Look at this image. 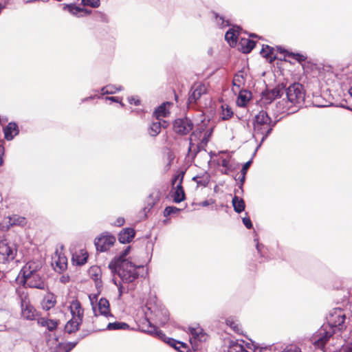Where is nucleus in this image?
Returning <instances> with one entry per match:
<instances>
[{
  "instance_id": "obj_1",
  "label": "nucleus",
  "mask_w": 352,
  "mask_h": 352,
  "mask_svg": "<svg viewBox=\"0 0 352 352\" xmlns=\"http://www.w3.org/2000/svg\"><path fill=\"white\" fill-rule=\"evenodd\" d=\"M346 318L344 310L340 308L333 309L327 317L328 323L324 324L311 338V342L315 347L323 350L327 342L334 334V328L338 330L345 329Z\"/></svg>"
},
{
  "instance_id": "obj_2",
  "label": "nucleus",
  "mask_w": 352,
  "mask_h": 352,
  "mask_svg": "<svg viewBox=\"0 0 352 352\" xmlns=\"http://www.w3.org/2000/svg\"><path fill=\"white\" fill-rule=\"evenodd\" d=\"M109 267L112 272H116L122 283H131L140 276V270H144L143 265L133 264L129 260H122L120 262H111Z\"/></svg>"
},
{
  "instance_id": "obj_3",
  "label": "nucleus",
  "mask_w": 352,
  "mask_h": 352,
  "mask_svg": "<svg viewBox=\"0 0 352 352\" xmlns=\"http://www.w3.org/2000/svg\"><path fill=\"white\" fill-rule=\"evenodd\" d=\"M276 124V120H272L265 111H261L256 114L253 121L252 136L256 141L260 140L256 150L261 146L265 140L272 133Z\"/></svg>"
},
{
  "instance_id": "obj_4",
  "label": "nucleus",
  "mask_w": 352,
  "mask_h": 352,
  "mask_svg": "<svg viewBox=\"0 0 352 352\" xmlns=\"http://www.w3.org/2000/svg\"><path fill=\"white\" fill-rule=\"evenodd\" d=\"M287 101V110L289 113L296 112L303 104L305 100V91L302 85L294 83L285 89Z\"/></svg>"
},
{
  "instance_id": "obj_5",
  "label": "nucleus",
  "mask_w": 352,
  "mask_h": 352,
  "mask_svg": "<svg viewBox=\"0 0 352 352\" xmlns=\"http://www.w3.org/2000/svg\"><path fill=\"white\" fill-rule=\"evenodd\" d=\"M18 247L15 243L7 239L0 240V263H10L17 255Z\"/></svg>"
},
{
  "instance_id": "obj_6",
  "label": "nucleus",
  "mask_w": 352,
  "mask_h": 352,
  "mask_svg": "<svg viewBox=\"0 0 352 352\" xmlns=\"http://www.w3.org/2000/svg\"><path fill=\"white\" fill-rule=\"evenodd\" d=\"M194 127L192 120L187 118H177L173 122V131L179 135H186L188 134Z\"/></svg>"
},
{
  "instance_id": "obj_7",
  "label": "nucleus",
  "mask_w": 352,
  "mask_h": 352,
  "mask_svg": "<svg viewBox=\"0 0 352 352\" xmlns=\"http://www.w3.org/2000/svg\"><path fill=\"white\" fill-rule=\"evenodd\" d=\"M26 223L27 220L24 217L18 214H12L4 218L2 223V228L8 230L10 227L16 226L23 227Z\"/></svg>"
},
{
  "instance_id": "obj_8",
  "label": "nucleus",
  "mask_w": 352,
  "mask_h": 352,
  "mask_svg": "<svg viewBox=\"0 0 352 352\" xmlns=\"http://www.w3.org/2000/svg\"><path fill=\"white\" fill-rule=\"evenodd\" d=\"M116 238L112 235H104L95 240V245L98 251L106 252L114 244Z\"/></svg>"
},
{
  "instance_id": "obj_9",
  "label": "nucleus",
  "mask_w": 352,
  "mask_h": 352,
  "mask_svg": "<svg viewBox=\"0 0 352 352\" xmlns=\"http://www.w3.org/2000/svg\"><path fill=\"white\" fill-rule=\"evenodd\" d=\"M20 283L23 285H27L31 288H36L39 289H44L45 287V283L40 274L29 278H21Z\"/></svg>"
},
{
  "instance_id": "obj_10",
  "label": "nucleus",
  "mask_w": 352,
  "mask_h": 352,
  "mask_svg": "<svg viewBox=\"0 0 352 352\" xmlns=\"http://www.w3.org/2000/svg\"><path fill=\"white\" fill-rule=\"evenodd\" d=\"M93 311L94 316L98 317V316H103L106 318L113 317V315L110 311V306L109 300L104 298L100 299L98 303V308L93 306Z\"/></svg>"
},
{
  "instance_id": "obj_11",
  "label": "nucleus",
  "mask_w": 352,
  "mask_h": 352,
  "mask_svg": "<svg viewBox=\"0 0 352 352\" xmlns=\"http://www.w3.org/2000/svg\"><path fill=\"white\" fill-rule=\"evenodd\" d=\"M184 174L178 175L175 177L173 180V185L174 186L178 181V183L176 184L175 191L173 196V201L175 203H180L181 201L185 199V193L183 190L182 183L183 180Z\"/></svg>"
},
{
  "instance_id": "obj_12",
  "label": "nucleus",
  "mask_w": 352,
  "mask_h": 352,
  "mask_svg": "<svg viewBox=\"0 0 352 352\" xmlns=\"http://www.w3.org/2000/svg\"><path fill=\"white\" fill-rule=\"evenodd\" d=\"M206 93V87L205 85L201 83H196L191 87L188 102L189 103H195L201 98V96Z\"/></svg>"
},
{
  "instance_id": "obj_13",
  "label": "nucleus",
  "mask_w": 352,
  "mask_h": 352,
  "mask_svg": "<svg viewBox=\"0 0 352 352\" xmlns=\"http://www.w3.org/2000/svg\"><path fill=\"white\" fill-rule=\"evenodd\" d=\"M69 309L72 314V318L81 319L83 318V309L80 302L78 300H72L69 305Z\"/></svg>"
},
{
  "instance_id": "obj_14",
  "label": "nucleus",
  "mask_w": 352,
  "mask_h": 352,
  "mask_svg": "<svg viewBox=\"0 0 352 352\" xmlns=\"http://www.w3.org/2000/svg\"><path fill=\"white\" fill-rule=\"evenodd\" d=\"M188 332L191 336L190 338V341L192 344L196 343L197 341L202 342L205 340V335L199 327H188Z\"/></svg>"
},
{
  "instance_id": "obj_15",
  "label": "nucleus",
  "mask_w": 352,
  "mask_h": 352,
  "mask_svg": "<svg viewBox=\"0 0 352 352\" xmlns=\"http://www.w3.org/2000/svg\"><path fill=\"white\" fill-rule=\"evenodd\" d=\"M19 128L15 122H10L6 128L3 129L5 138L10 141L19 134Z\"/></svg>"
},
{
  "instance_id": "obj_16",
  "label": "nucleus",
  "mask_w": 352,
  "mask_h": 352,
  "mask_svg": "<svg viewBox=\"0 0 352 352\" xmlns=\"http://www.w3.org/2000/svg\"><path fill=\"white\" fill-rule=\"evenodd\" d=\"M135 230L127 228L123 229L118 235V240L121 243H130L135 236Z\"/></svg>"
},
{
  "instance_id": "obj_17",
  "label": "nucleus",
  "mask_w": 352,
  "mask_h": 352,
  "mask_svg": "<svg viewBox=\"0 0 352 352\" xmlns=\"http://www.w3.org/2000/svg\"><path fill=\"white\" fill-rule=\"evenodd\" d=\"M21 316L24 319L28 320H33L36 318V309L31 305V303L26 305V306L21 307Z\"/></svg>"
},
{
  "instance_id": "obj_18",
  "label": "nucleus",
  "mask_w": 352,
  "mask_h": 352,
  "mask_svg": "<svg viewBox=\"0 0 352 352\" xmlns=\"http://www.w3.org/2000/svg\"><path fill=\"white\" fill-rule=\"evenodd\" d=\"M166 126L167 122L165 120H158L157 122H153L148 130L149 135L155 137L160 133L162 127L166 128Z\"/></svg>"
},
{
  "instance_id": "obj_19",
  "label": "nucleus",
  "mask_w": 352,
  "mask_h": 352,
  "mask_svg": "<svg viewBox=\"0 0 352 352\" xmlns=\"http://www.w3.org/2000/svg\"><path fill=\"white\" fill-rule=\"evenodd\" d=\"M52 265H54L55 270L61 272L67 268V260L65 256L56 254L53 257Z\"/></svg>"
},
{
  "instance_id": "obj_20",
  "label": "nucleus",
  "mask_w": 352,
  "mask_h": 352,
  "mask_svg": "<svg viewBox=\"0 0 352 352\" xmlns=\"http://www.w3.org/2000/svg\"><path fill=\"white\" fill-rule=\"evenodd\" d=\"M82 320L81 319L71 318L65 326V331L68 333L76 332L79 329Z\"/></svg>"
},
{
  "instance_id": "obj_21",
  "label": "nucleus",
  "mask_w": 352,
  "mask_h": 352,
  "mask_svg": "<svg viewBox=\"0 0 352 352\" xmlns=\"http://www.w3.org/2000/svg\"><path fill=\"white\" fill-rule=\"evenodd\" d=\"M56 303V296L53 294H47L43 298L41 305L43 309L50 310L54 307Z\"/></svg>"
},
{
  "instance_id": "obj_22",
  "label": "nucleus",
  "mask_w": 352,
  "mask_h": 352,
  "mask_svg": "<svg viewBox=\"0 0 352 352\" xmlns=\"http://www.w3.org/2000/svg\"><path fill=\"white\" fill-rule=\"evenodd\" d=\"M251 98V93L245 89L239 91L236 104L239 107H245Z\"/></svg>"
},
{
  "instance_id": "obj_23",
  "label": "nucleus",
  "mask_w": 352,
  "mask_h": 352,
  "mask_svg": "<svg viewBox=\"0 0 352 352\" xmlns=\"http://www.w3.org/2000/svg\"><path fill=\"white\" fill-rule=\"evenodd\" d=\"M170 105V102H164L160 105L154 111L153 116L156 119L162 120L161 118H165L169 113L168 110L166 109V105Z\"/></svg>"
},
{
  "instance_id": "obj_24",
  "label": "nucleus",
  "mask_w": 352,
  "mask_h": 352,
  "mask_svg": "<svg viewBox=\"0 0 352 352\" xmlns=\"http://www.w3.org/2000/svg\"><path fill=\"white\" fill-rule=\"evenodd\" d=\"M261 54L263 57L266 58L270 63L276 58V54H275L274 49L268 45L263 46Z\"/></svg>"
},
{
  "instance_id": "obj_25",
  "label": "nucleus",
  "mask_w": 352,
  "mask_h": 352,
  "mask_svg": "<svg viewBox=\"0 0 352 352\" xmlns=\"http://www.w3.org/2000/svg\"><path fill=\"white\" fill-rule=\"evenodd\" d=\"M41 263L38 261H30L28 262L21 270L20 272L29 271H40L41 269Z\"/></svg>"
},
{
  "instance_id": "obj_26",
  "label": "nucleus",
  "mask_w": 352,
  "mask_h": 352,
  "mask_svg": "<svg viewBox=\"0 0 352 352\" xmlns=\"http://www.w3.org/2000/svg\"><path fill=\"white\" fill-rule=\"evenodd\" d=\"M225 38L230 46H234L237 43L238 32L234 28L229 29L226 33Z\"/></svg>"
},
{
  "instance_id": "obj_27",
  "label": "nucleus",
  "mask_w": 352,
  "mask_h": 352,
  "mask_svg": "<svg viewBox=\"0 0 352 352\" xmlns=\"http://www.w3.org/2000/svg\"><path fill=\"white\" fill-rule=\"evenodd\" d=\"M63 10H68L72 15L81 17L83 16L82 12L84 11V8L76 6V4H65L63 6Z\"/></svg>"
},
{
  "instance_id": "obj_28",
  "label": "nucleus",
  "mask_w": 352,
  "mask_h": 352,
  "mask_svg": "<svg viewBox=\"0 0 352 352\" xmlns=\"http://www.w3.org/2000/svg\"><path fill=\"white\" fill-rule=\"evenodd\" d=\"M243 53H250L255 47V42L248 38H241L239 43Z\"/></svg>"
},
{
  "instance_id": "obj_29",
  "label": "nucleus",
  "mask_w": 352,
  "mask_h": 352,
  "mask_svg": "<svg viewBox=\"0 0 352 352\" xmlns=\"http://www.w3.org/2000/svg\"><path fill=\"white\" fill-rule=\"evenodd\" d=\"M122 89L123 87L121 85H107L101 89V94L102 95L114 94Z\"/></svg>"
},
{
  "instance_id": "obj_30",
  "label": "nucleus",
  "mask_w": 352,
  "mask_h": 352,
  "mask_svg": "<svg viewBox=\"0 0 352 352\" xmlns=\"http://www.w3.org/2000/svg\"><path fill=\"white\" fill-rule=\"evenodd\" d=\"M16 292L21 307L26 306V305L30 303L28 294L26 291H25L23 289H16Z\"/></svg>"
},
{
  "instance_id": "obj_31",
  "label": "nucleus",
  "mask_w": 352,
  "mask_h": 352,
  "mask_svg": "<svg viewBox=\"0 0 352 352\" xmlns=\"http://www.w3.org/2000/svg\"><path fill=\"white\" fill-rule=\"evenodd\" d=\"M234 210L237 213H241L245 209V202L243 199L238 196H234L232 201Z\"/></svg>"
},
{
  "instance_id": "obj_32",
  "label": "nucleus",
  "mask_w": 352,
  "mask_h": 352,
  "mask_svg": "<svg viewBox=\"0 0 352 352\" xmlns=\"http://www.w3.org/2000/svg\"><path fill=\"white\" fill-rule=\"evenodd\" d=\"M245 76L243 73V72L240 71L233 78V86L236 87L237 88L240 89L242 86L245 85Z\"/></svg>"
},
{
  "instance_id": "obj_33",
  "label": "nucleus",
  "mask_w": 352,
  "mask_h": 352,
  "mask_svg": "<svg viewBox=\"0 0 352 352\" xmlns=\"http://www.w3.org/2000/svg\"><path fill=\"white\" fill-rule=\"evenodd\" d=\"M129 328V325L124 322H109L106 328L107 330H118V329H128Z\"/></svg>"
},
{
  "instance_id": "obj_34",
  "label": "nucleus",
  "mask_w": 352,
  "mask_h": 352,
  "mask_svg": "<svg viewBox=\"0 0 352 352\" xmlns=\"http://www.w3.org/2000/svg\"><path fill=\"white\" fill-rule=\"evenodd\" d=\"M233 114V111L228 104H223L221 105V118L222 120H228L232 117Z\"/></svg>"
},
{
  "instance_id": "obj_35",
  "label": "nucleus",
  "mask_w": 352,
  "mask_h": 352,
  "mask_svg": "<svg viewBox=\"0 0 352 352\" xmlns=\"http://www.w3.org/2000/svg\"><path fill=\"white\" fill-rule=\"evenodd\" d=\"M154 314L156 319L158 320L160 324H164L168 320V311L166 309L155 310Z\"/></svg>"
},
{
  "instance_id": "obj_36",
  "label": "nucleus",
  "mask_w": 352,
  "mask_h": 352,
  "mask_svg": "<svg viewBox=\"0 0 352 352\" xmlns=\"http://www.w3.org/2000/svg\"><path fill=\"white\" fill-rule=\"evenodd\" d=\"M285 91V90L284 89L283 87L278 85L267 93V97L270 100H274L275 98L280 96Z\"/></svg>"
},
{
  "instance_id": "obj_37",
  "label": "nucleus",
  "mask_w": 352,
  "mask_h": 352,
  "mask_svg": "<svg viewBox=\"0 0 352 352\" xmlns=\"http://www.w3.org/2000/svg\"><path fill=\"white\" fill-rule=\"evenodd\" d=\"M226 324L229 326L234 332L241 333V329L237 320L234 318L230 317L226 319Z\"/></svg>"
},
{
  "instance_id": "obj_38",
  "label": "nucleus",
  "mask_w": 352,
  "mask_h": 352,
  "mask_svg": "<svg viewBox=\"0 0 352 352\" xmlns=\"http://www.w3.org/2000/svg\"><path fill=\"white\" fill-rule=\"evenodd\" d=\"M277 50H280V52L285 53V56H287L288 57H292L299 63L305 61L307 58V56L303 54H300L298 53L288 52H286L285 50L282 51V49L280 47H277Z\"/></svg>"
},
{
  "instance_id": "obj_39",
  "label": "nucleus",
  "mask_w": 352,
  "mask_h": 352,
  "mask_svg": "<svg viewBox=\"0 0 352 352\" xmlns=\"http://www.w3.org/2000/svg\"><path fill=\"white\" fill-rule=\"evenodd\" d=\"M39 323L43 327H46L47 328V329L50 331L54 330L57 327V325H58V322L56 320H49V319H45V318H41V320L39 321Z\"/></svg>"
},
{
  "instance_id": "obj_40",
  "label": "nucleus",
  "mask_w": 352,
  "mask_h": 352,
  "mask_svg": "<svg viewBox=\"0 0 352 352\" xmlns=\"http://www.w3.org/2000/svg\"><path fill=\"white\" fill-rule=\"evenodd\" d=\"M142 331L151 335L156 336L160 338L165 337V335L161 331H158L155 327L151 325L149 322L148 328L146 329H143Z\"/></svg>"
},
{
  "instance_id": "obj_41",
  "label": "nucleus",
  "mask_w": 352,
  "mask_h": 352,
  "mask_svg": "<svg viewBox=\"0 0 352 352\" xmlns=\"http://www.w3.org/2000/svg\"><path fill=\"white\" fill-rule=\"evenodd\" d=\"M160 199V192L158 190L151 193L148 197V204L153 207Z\"/></svg>"
},
{
  "instance_id": "obj_42",
  "label": "nucleus",
  "mask_w": 352,
  "mask_h": 352,
  "mask_svg": "<svg viewBox=\"0 0 352 352\" xmlns=\"http://www.w3.org/2000/svg\"><path fill=\"white\" fill-rule=\"evenodd\" d=\"M214 18L216 23L220 28H224L229 25L228 20L226 19L222 15L214 13Z\"/></svg>"
},
{
  "instance_id": "obj_43",
  "label": "nucleus",
  "mask_w": 352,
  "mask_h": 352,
  "mask_svg": "<svg viewBox=\"0 0 352 352\" xmlns=\"http://www.w3.org/2000/svg\"><path fill=\"white\" fill-rule=\"evenodd\" d=\"M167 342L170 346H173L174 349L179 350V351L180 350V349L182 347L185 346V344L183 342L177 341L175 340L171 339V338H169L168 341Z\"/></svg>"
},
{
  "instance_id": "obj_44",
  "label": "nucleus",
  "mask_w": 352,
  "mask_h": 352,
  "mask_svg": "<svg viewBox=\"0 0 352 352\" xmlns=\"http://www.w3.org/2000/svg\"><path fill=\"white\" fill-rule=\"evenodd\" d=\"M180 210H181L179 208H177V207H175V206H167L164 209V215L165 217H168V216L170 215L171 214L177 213Z\"/></svg>"
},
{
  "instance_id": "obj_45",
  "label": "nucleus",
  "mask_w": 352,
  "mask_h": 352,
  "mask_svg": "<svg viewBox=\"0 0 352 352\" xmlns=\"http://www.w3.org/2000/svg\"><path fill=\"white\" fill-rule=\"evenodd\" d=\"M82 5L89 6L92 8H98L100 6V0H82Z\"/></svg>"
},
{
  "instance_id": "obj_46",
  "label": "nucleus",
  "mask_w": 352,
  "mask_h": 352,
  "mask_svg": "<svg viewBox=\"0 0 352 352\" xmlns=\"http://www.w3.org/2000/svg\"><path fill=\"white\" fill-rule=\"evenodd\" d=\"M130 246H128L126 248H125L120 254L118 258L115 259L112 262H120L122 260H129L128 258H126V256L129 254L130 252Z\"/></svg>"
},
{
  "instance_id": "obj_47",
  "label": "nucleus",
  "mask_w": 352,
  "mask_h": 352,
  "mask_svg": "<svg viewBox=\"0 0 352 352\" xmlns=\"http://www.w3.org/2000/svg\"><path fill=\"white\" fill-rule=\"evenodd\" d=\"M245 350L243 345L236 343H232L229 348V352H242Z\"/></svg>"
},
{
  "instance_id": "obj_48",
  "label": "nucleus",
  "mask_w": 352,
  "mask_h": 352,
  "mask_svg": "<svg viewBox=\"0 0 352 352\" xmlns=\"http://www.w3.org/2000/svg\"><path fill=\"white\" fill-rule=\"evenodd\" d=\"M87 253H82L81 257L78 259V256L77 255L73 256V260L76 261L78 265H82L87 262Z\"/></svg>"
},
{
  "instance_id": "obj_49",
  "label": "nucleus",
  "mask_w": 352,
  "mask_h": 352,
  "mask_svg": "<svg viewBox=\"0 0 352 352\" xmlns=\"http://www.w3.org/2000/svg\"><path fill=\"white\" fill-rule=\"evenodd\" d=\"M114 283L115 285L118 287V298H120L122 295L124 294V293H127L128 291H129V289L128 288H125L121 282H118L117 283L116 280H114Z\"/></svg>"
},
{
  "instance_id": "obj_50",
  "label": "nucleus",
  "mask_w": 352,
  "mask_h": 352,
  "mask_svg": "<svg viewBox=\"0 0 352 352\" xmlns=\"http://www.w3.org/2000/svg\"><path fill=\"white\" fill-rule=\"evenodd\" d=\"M40 271H28V272H25V273L24 272H19V276L21 275V278H29V277H31V276H35L38 274H40L39 273Z\"/></svg>"
},
{
  "instance_id": "obj_51",
  "label": "nucleus",
  "mask_w": 352,
  "mask_h": 352,
  "mask_svg": "<svg viewBox=\"0 0 352 352\" xmlns=\"http://www.w3.org/2000/svg\"><path fill=\"white\" fill-rule=\"evenodd\" d=\"M283 352H302V351L296 346H287Z\"/></svg>"
},
{
  "instance_id": "obj_52",
  "label": "nucleus",
  "mask_w": 352,
  "mask_h": 352,
  "mask_svg": "<svg viewBox=\"0 0 352 352\" xmlns=\"http://www.w3.org/2000/svg\"><path fill=\"white\" fill-rule=\"evenodd\" d=\"M104 99L106 100H110L111 102H119L121 107L124 106V104L122 102L121 99L118 97L107 96Z\"/></svg>"
},
{
  "instance_id": "obj_53",
  "label": "nucleus",
  "mask_w": 352,
  "mask_h": 352,
  "mask_svg": "<svg viewBox=\"0 0 352 352\" xmlns=\"http://www.w3.org/2000/svg\"><path fill=\"white\" fill-rule=\"evenodd\" d=\"M242 221L244 224V226L248 228V229H251L252 228V221L250 220V219L249 217H243L242 219Z\"/></svg>"
},
{
  "instance_id": "obj_54",
  "label": "nucleus",
  "mask_w": 352,
  "mask_h": 352,
  "mask_svg": "<svg viewBox=\"0 0 352 352\" xmlns=\"http://www.w3.org/2000/svg\"><path fill=\"white\" fill-rule=\"evenodd\" d=\"M251 163H252V161L250 160L243 164L242 169L241 170L242 175H246V173H247L248 168H250Z\"/></svg>"
},
{
  "instance_id": "obj_55",
  "label": "nucleus",
  "mask_w": 352,
  "mask_h": 352,
  "mask_svg": "<svg viewBox=\"0 0 352 352\" xmlns=\"http://www.w3.org/2000/svg\"><path fill=\"white\" fill-rule=\"evenodd\" d=\"M197 136V133L196 131H194L192 133V134L190 135V137L189 138V151H190L192 149V148L194 146V144L192 143V141L194 140V138H196Z\"/></svg>"
},
{
  "instance_id": "obj_56",
  "label": "nucleus",
  "mask_w": 352,
  "mask_h": 352,
  "mask_svg": "<svg viewBox=\"0 0 352 352\" xmlns=\"http://www.w3.org/2000/svg\"><path fill=\"white\" fill-rule=\"evenodd\" d=\"M128 101H129V102L130 104H135L136 106H138V105H139L140 104V101L138 99H137V98H135V97H133V96L129 97L128 98Z\"/></svg>"
},
{
  "instance_id": "obj_57",
  "label": "nucleus",
  "mask_w": 352,
  "mask_h": 352,
  "mask_svg": "<svg viewBox=\"0 0 352 352\" xmlns=\"http://www.w3.org/2000/svg\"><path fill=\"white\" fill-rule=\"evenodd\" d=\"M124 219L122 217H118L116 221L113 223L114 226H121L124 223Z\"/></svg>"
},
{
  "instance_id": "obj_58",
  "label": "nucleus",
  "mask_w": 352,
  "mask_h": 352,
  "mask_svg": "<svg viewBox=\"0 0 352 352\" xmlns=\"http://www.w3.org/2000/svg\"><path fill=\"white\" fill-rule=\"evenodd\" d=\"M214 203V201L212 200V199L205 200V201H204L203 202L201 203V206H202L204 207H206V206H208L210 204H213Z\"/></svg>"
},
{
  "instance_id": "obj_59",
  "label": "nucleus",
  "mask_w": 352,
  "mask_h": 352,
  "mask_svg": "<svg viewBox=\"0 0 352 352\" xmlns=\"http://www.w3.org/2000/svg\"><path fill=\"white\" fill-rule=\"evenodd\" d=\"M100 98V96H97V95H95V96H89V97H87V98H82V99L81 100V102H87V101H88V100H93V99H95V98Z\"/></svg>"
},
{
  "instance_id": "obj_60",
  "label": "nucleus",
  "mask_w": 352,
  "mask_h": 352,
  "mask_svg": "<svg viewBox=\"0 0 352 352\" xmlns=\"http://www.w3.org/2000/svg\"><path fill=\"white\" fill-rule=\"evenodd\" d=\"M77 342H69L66 345V347H67V350L68 351H70L73 348L75 347V346L76 345Z\"/></svg>"
},
{
  "instance_id": "obj_61",
  "label": "nucleus",
  "mask_w": 352,
  "mask_h": 352,
  "mask_svg": "<svg viewBox=\"0 0 352 352\" xmlns=\"http://www.w3.org/2000/svg\"><path fill=\"white\" fill-rule=\"evenodd\" d=\"M344 352H352V337L351 342L349 343L344 349Z\"/></svg>"
},
{
  "instance_id": "obj_62",
  "label": "nucleus",
  "mask_w": 352,
  "mask_h": 352,
  "mask_svg": "<svg viewBox=\"0 0 352 352\" xmlns=\"http://www.w3.org/2000/svg\"><path fill=\"white\" fill-rule=\"evenodd\" d=\"M221 166L224 168H229V162L228 160L223 159L221 162Z\"/></svg>"
},
{
  "instance_id": "obj_63",
  "label": "nucleus",
  "mask_w": 352,
  "mask_h": 352,
  "mask_svg": "<svg viewBox=\"0 0 352 352\" xmlns=\"http://www.w3.org/2000/svg\"><path fill=\"white\" fill-rule=\"evenodd\" d=\"M101 19L103 22L108 23L109 22V17L105 14H101Z\"/></svg>"
},
{
  "instance_id": "obj_64",
  "label": "nucleus",
  "mask_w": 352,
  "mask_h": 352,
  "mask_svg": "<svg viewBox=\"0 0 352 352\" xmlns=\"http://www.w3.org/2000/svg\"><path fill=\"white\" fill-rule=\"evenodd\" d=\"M265 349H266V348L256 346L254 348V352H262L263 350H265Z\"/></svg>"
}]
</instances>
